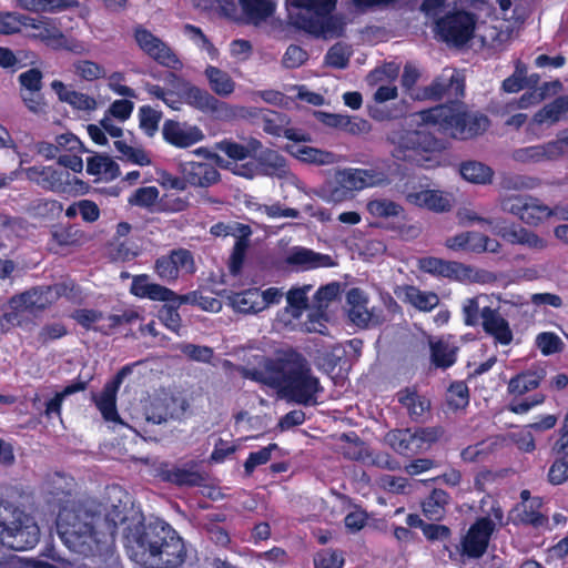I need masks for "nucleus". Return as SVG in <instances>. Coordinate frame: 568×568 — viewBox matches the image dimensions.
Masks as SVG:
<instances>
[{
  "label": "nucleus",
  "mask_w": 568,
  "mask_h": 568,
  "mask_svg": "<svg viewBox=\"0 0 568 568\" xmlns=\"http://www.w3.org/2000/svg\"><path fill=\"white\" fill-rule=\"evenodd\" d=\"M130 293L139 298L165 302L166 304H164L159 312V318L165 327L179 334L182 320L178 310L182 304L187 302L186 295H179L166 286L151 283L148 274L133 276Z\"/></svg>",
  "instance_id": "8"
},
{
  "label": "nucleus",
  "mask_w": 568,
  "mask_h": 568,
  "mask_svg": "<svg viewBox=\"0 0 568 568\" xmlns=\"http://www.w3.org/2000/svg\"><path fill=\"white\" fill-rule=\"evenodd\" d=\"M459 172L463 179L475 184H488L494 175L490 166L478 161L463 162Z\"/></svg>",
  "instance_id": "46"
},
{
  "label": "nucleus",
  "mask_w": 568,
  "mask_h": 568,
  "mask_svg": "<svg viewBox=\"0 0 568 568\" xmlns=\"http://www.w3.org/2000/svg\"><path fill=\"white\" fill-rule=\"evenodd\" d=\"M40 539V528L34 518L14 507L10 503L4 505L0 500V541L8 548L23 551L32 549Z\"/></svg>",
  "instance_id": "7"
},
{
  "label": "nucleus",
  "mask_w": 568,
  "mask_h": 568,
  "mask_svg": "<svg viewBox=\"0 0 568 568\" xmlns=\"http://www.w3.org/2000/svg\"><path fill=\"white\" fill-rule=\"evenodd\" d=\"M70 317L85 331H99L94 324L103 318V313L93 308H77L70 314ZM100 332L108 334V332L102 329Z\"/></svg>",
  "instance_id": "51"
},
{
  "label": "nucleus",
  "mask_w": 568,
  "mask_h": 568,
  "mask_svg": "<svg viewBox=\"0 0 568 568\" xmlns=\"http://www.w3.org/2000/svg\"><path fill=\"white\" fill-rule=\"evenodd\" d=\"M444 433L442 426L394 429L387 434V442L397 454L413 457L427 452Z\"/></svg>",
  "instance_id": "10"
},
{
  "label": "nucleus",
  "mask_w": 568,
  "mask_h": 568,
  "mask_svg": "<svg viewBox=\"0 0 568 568\" xmlns=\"http://www.w3.org/2000/svg\"><path fill=\"white\" fill-rule=\"evenodd\" d=\"M481 326L484 332L500 345H509L514 339L513 331L508 321L503 317L498 308L485 306L480 312Z\"/></svg>",
  "instance_id": "23"
},
{
  "label": "nucleus",
  "mask_w": 568,
  "mask_h": 568,
  "mask_svg": "<svg viewBox=\"0 0 568 568\" xmlns=\"http://www.w3.org/2000/svg\"><path fill=\"white\" fill-rule=\"evenodd\" d=\"M42 72L37 68H31L19 74V83L30 95L39 93L42 89Z\"/></svg>",
  "instance_id": "59"
},
{
  "label": "nucleus",
  "mask_w": 568,
  "mask_h": 568,
  "mask_svg": "<svg viewBox=\"0 0 568 568\" xmlns=\"http://www.w3.org/2000/svg\"><path fill=\"white\" fill-rule=\"evenodd\" d=\"M561 153L559 142L552 141L541 145H530L516 149L513 159L520 163H537L544 160H551Z\"/></svg>",
  "instance_id": "30"
},
{
  "label": "nucleus",
  "mask_w": 568,
  "mask_h": 568,
  "mask_svg": "<svg viewBox=\"0 0 568 568\" xmlns=\"http://www.w3.org/2000/svg\"><path fill=\"white\" fill-rule=\"evenodd\" d=\"M87 173L113 181L121 174L119 164L108 154H94L87 160Z\"/></svg>",
  "instance_id": "39"
},
{
  "label": "nucleus",
  "mask_w": 568,
  "mask_h": 568,
  "mask_svg": "<svg viewBox=\"0 0 568 568\" xmlns=\"http://www.w3.org/2000/svg\"><path fill=\"white\" fill-rule=\"evenodd\" d=\"M155 274L166 283L175 282L181 272L193 274L195 272L194 258L187 248H174L155 260Z\"/></svg>",
  "instance_id": "17"
},
{
  "label": "nucleus",
  "mask_w": 568,
  "mask_h": 568,
  "mask_svg": "<svg viewBox=\"0 0 568 568\" xmlns=\"http://www.w3.org/2000/svg\"><path fill=\"white\" fill-rule=\"evenodd\" d=\"M311 286L292 287L286 293L287 308L294 318H300L303 312L308 307L307 293Z\"/></svg>",
  "instance_id": "49"
},
{
  "label": "nucleus",
  "mask_w": 568,
  "mask_h": 568,
  "mask_svg": "<svg viewBox=\"0 0 568 568\" xmlns=\"http://www.w3.org/2000/svg\"><path fill=\"white\" fill-rule=\"evenodd\" d=\"M55 302L53 287L38 286L12 296V304L26 312H43Z\"/></svg>",
  "instance_id": "24"
},
{
  "label": "nucleus",
  "mask_w": 568,
  "mask_h": 568,
  "mask_svg": "<svg viewBox=\"0 0 568 568\" xmlns=\"http://www.w3.org/2000/svg\"><path fill=\"white\" fill-rule=\"evenodd\" d=\"M292 27L316 38L339 36L341 23L332 12L337 0H286Z\"/></svg>",
  "instance_id": "5"
},
{
  "label": "nucleus",
  "mask_w": 568,
  "mask_h": 568,
  "mask_svg": "<svg viewBox=\"0 0 568 568\" xmlns=\"http://www.w3.org/2000/svg\"><path fill=\"white\" fill-rule=\"evenodd\" d=\"M285 263L302 271L333 266V261L329 255L317 253L302 246L294 247L285 257Z\"/></svg>",
  "instance_id": "27"
},
{
  "label": "nucleus",
  "mask_w": 568,
  "mask_h": 568,
  "mask_svg": "<svg viewBox=\"0 0 568 568\" xmlns=\"http://www.w3.org/2000/svg\"><path fill=\"white\" fill-rule=\"evenodd\" d=\"M240 4L245 17L254 23L273 16L276 7L274 0H240Z\"/></svg>",
  "instance_id": "44"
},
{
  "label": "nucleus",
  "mask_w": 568,
  "mask_h": 568,
  "mask_svg": "<svg viewBox=\"0 0 568 568\" xmlns=\"http://www.w3.org/2000/svg\"><path fill=\"white\" fill-rule=\"evenodd\" d=\"M347 303L349 304L348 317L353 324L361 328H366L372 321V313L367 308V296L357 287L347 292Z\"/></svg>",
  "instance_id": "33"
},
{
  "label": "nucleus",
  "mask_w": 568,
  "mask_h": 568,
  "mask_svg": "<svg viewBox=\"0 0 568 568\" xmlns=\"http://www.w3.org/2000/svg\"><path fill=\"white\" fill-rule=\"evenodd\" d=\"M464 80L450 77L447 81L435 79L425 87V99L438 101L446 95H454L455 100L437 104L419 111L417 114L425 125L437 128V131L456 140H469L484 133L489 126V119L484 114H471L465 110L459 98L464 97Z\"/></svg>",
  "instance_id": "1"
},
{
  "label": "nucleus",
  "mask_w": 568,
  "mask_h": 568,
  "mask_svg": "<svg viewBox=\"0 0 568 568\" xmlns=\"http://www.w3.org/2000/svg\"><path fill=\"white\" fill-rule=\"evenodd\" d=\"M368 212L376 217L398 216L404 209L394 201L382 199L373 200L367 204Z\"/></svg>",
  "instance_id": "54"
},
{
  "label": "nucleus",
  "mask_w": 568,
  "mask_h": 568,
  "mask_svg": "<svg viewBox=\"0 0 568 568\" xmlns=\"http://www.w3.org/2000/svg\"><path fill=\"white\" fill-rule=\"evenodd\" d=\"M138 118L140 130L148 138H153L159 131L163 113L162 111L153 109L151 105H142L139 108Z\"/></svg>",
  "instance_id": "47"
},
{
  "label": "nucleus",
  "mask_w": 568,
  "mask_h": 568,
  "mask_svg": "<svg viewBox=\"0 0 568 568\" xmlns=\"http://www.w3.org/2000/svg\"><path fill=\"white\" fill-rule=\"evenodd\" d=\"M386 141L394 146L392 155L399 161H414L425 153L440 152L445 149L442 139L425 130H414L406 121H395L385 129Z\"/></svg>",
  "instance_id": "6"
},
{
  "label": "nucleus",
  "mask_w": 568,
  "mask_h": 568,
  "mask_svg": "<svg viewBox=\"0 0 568 568\" xmlns=\"http://www.w3.org/2000/svg\"><path fill=\"white\" fill-rule=\"evenodd\" d=\"M131 372L130 366H123L113 377L112 381L108 382L101 394H93L92 398L101 412L103 418L109 422L120 420V416L116 409V393L123 378Z\"/></svg>",
  "instance_id": "20"
},
{
  "label": "nucleus",
  "mask_w": 568,
  "mask_h": 568,
  "mask_svg": "<svg viewBox=\"0 0 568 568\" xmlns=\"http://www.w3.org/2000/svg\"><path fill=\"white\" fill-rule=\"evenodd\" d=\"M398 403L406 408L409 418L414 422H423L430 409L427 397L418 394L415 387H405L396 394Z\"/></svg>",
  "instance_id": "28"
},
{
  "label": "nucleus",
  "mask_w": 568,
  "mask_h": 568,
  "mask_svg": "<svg viewBox=\"0 0 568 568\" xmlns=\"http://www.w3.org/2000/svg\"><path fill=\"white\" fill-rule=\"evenodd\" d=\"M494 532V521L489 517H478L462 538L460 555L471 559L483 557Z\"/></svg>",
  "instance_id": "16"
},
{
  "label": "nucleus",
  "mask_w": 568,
  "mask_h": 568,
  "mask_svg": "<svg viewBox=\"0 0 568 568\" xmlns=\"http://www.w3.org/2000/svg\"><path fill=\"white\" fill-rule=\"evenodd\" d=\"M181 97L187 105L202 112H215L219 110L220 101L215 97L190 82L183 84Z\"/></svg>",
  "instance_id": "31"
},
{
  "label": "nucleus",
  "mask_w": 568,
  "mask_h": 568,
  "mask_svg": "<svg viewBox=\"0 0 568 568\" xmlns=\"http://www.w3.org/2000/svg\"><path fill=\"white\" fill-rule=\"evenodd\" d=\"M18 2L22 9L33 12L59 11L77 3L74 0H18Z\"/></svg>",
  "instance_id": "48"
},
{
  "label": "nucleus",
  "mask_w": 568,
  "mask_h": 568,
  "mask_svg": "<svg viewBox=\"0 0 568 568\" xmlns=\"http://www.w3.org/2000/svg\"><path fill=\"white\" fill-rule=\"evenodd\" d=\"M449 499L450 496L446 490L434 488L422 503L424 516L430 521L442 520L446 515Z\"/></svg>",
  "instance_id": "38"
},
{
  "label": "nucleus",
  "mask_w": 568,
  "mask_h": 568,
  "mask_svg": "<svg viewBox=\"0 0 568 568\" xmlns=\"http://www.w3.org/2000/svg\"><path fill=\"white\" fill-rule=\"evenodd\" d=\"M51 88L55 91L60 101L70 104L73 109L90 112L94 111L98 106L93 97L74 90H68L60 80L52 81Z\"/></svg>",
  "instance_id": "35"
},
{
  "label": "nucleus",
  "mask_w": 568,
  "mask_h": 568,
  "mask_svg": "<svg viewBox=\"0 0 568 568\" xmlns=\"http://www.w3.org/2000/svg\"><path fill=\"white\" fill-rule=\"evenodd\" d=\"M406 201L434 212H448L452 207L449 200L438 190L409 192L406 194Z\"/></svg>",
  "instance_id": "32"
},
{
  "label": "nucleus",
  "mask_w": 568,
  "mask_h": 568,
  "mask_svg": "<svg viewBox=\"0 0 568 568\" xmlns=\"http://www.w3.org/2000/svg\"><path fill=\"white\" fill-rule=\"evenodd\" d=\"M12 297L9 300V311L0 316V334H7L13 327L21 326L22 313L26 312L22 307H14Z\"/></svg>",
  "instance_id": "61"
},
{
  "label": "nucleus",
  "mask_w": 568,
  "mask_h": 568,
  "mask_svg": "<svg viewBox=\"0 0 568 568\" xmlns=\"http://www.w3.org/2000/svg\"><path fill=\"white\" fill-rule=\"evenodd\" d=\"M568 480V458L557 457L548 470V481L554 485H562Z\"/></svg>",
  "instance_id": "64"
},
{
  "label": "nucleus",
  "mask_w": 568,
  "mask_h": 568,
  "mask_svg": "<svg viewBox=\"0 0 568 568\" xmlns=\"http://www.w3.org/2000/svg\"><path fill=\"white\" fill-rule=\"evenodd\" d=\"M447 402L455 409L465 408L469 404V389L465 382H453L447 392Z\"/></svg>",
  "instance_id": "55"
},
{
  "label": "nucleus",
  "mask_w": 568,
  "mask_h": 568,
  "mask_svg": "<svg viewBox=\"0 0 568 568\" xmlns=\"http://www.w3.org/2000/svg\"><path fill=\"white\" fill-rule=\"evenodd\" d=\"M430 363L435 368L447 369L457 362L459 347L447 338L429 341Z\"/></svg>",
  "instance_id": "34"
},
{
  "label": "nucleus",
  "mask_w": 568,
  "mask_h": 568,
  "mask_svg": "<svg viewBox=\"0 0 568 568\" xmlns=\"http://www.w3.org/2000/svg\"><path fill=\"white\" fill-rule=\"evenodd\" d=\"M134 40L139 48L159 64L173 70L182 65L175 52L144 27L134 28Z\"/></svg>",
  "instance_id": "15"
},
{
  "label": "nucleus",
  "mask_w": 568,
  "mask_h": 568,
  "mask_svg": "<svg viewBox=\"0 0 568 568\" xmlns=\"http://www.w3.org/2000/svg\"><path fill=\"white\" fill-rule=\"evenodd\" d=\"M263 131L274 136H285L293 142H305L310 138L302 130L288 128L290 116L284 112L262 109Z\"/></svg>",
  "instance_id": "21"
},
{
  "label": "nucleus",
  "mask_w": 568,
  "mask_h": 568,
  "mask_svg": "<svg viewBox=\"0 0 568 568\" xmlns=\"http://www.w3.org/2000/svg\"><path fill=\"white\" fill-rule=\"evenodd\" d=\"M468 220L479 224H486L496 236L511 245H520L529 250L541 251L547 247V241L536 232L510 222L504 217L487 219L476 213L468 214Z\"/></svg>",
  "instance_id": "11"
},
{
  "label": "nucleus",
  "mask_w": 568,
  "mask_h": 568,
  "mask_svg": "<svg viewBox=\"0 0 568 568\" xmlns=\"http://www.w3.org/2000/svg\"><path fill=\"white\" fill-rule=\"evenodd\" d=\"M30 181L37 183L43 190L55 193L70 192V173L53 166H31L27 170Z\"/></svg>",
  "instance_id": "19"
},
{
  "label": "nucleus",
  "mask_w": 568,
  "mask_h": 568,
  "mask_svg": "<svg viewBox=\"0 0 568 568\" xmlns=\"http://www.w3.org/2000/svg\"><path fill=\"white\" fill-rule=\"evenodd\" d=\"M200 468L201 464L195 459L182 465L161 462L154 467V477L176 487H201L206 481V475Z\"/></svg>",
  "instance_id": "13"
},
{
  "label": "nucleus",
  "mask_w": 568,
  "mask_h": 568,
  "mask_svg": "<svg viewBox=\"0 0 568 568\" xmlns=\"http://www.w3.org/2000/svg\"><path fill=\"white\" fill-rule=\"evenodd\" d=\"M74 487L75 480L72 476L59 471L49 474L43 483L47 503L59 510L68 508L67 505L72 500Z\"/></svg>",
  "instance_id": "18"
},
{
  "label": "nucleus",
  "mask_w": 568,
  "mask_h": 568,
  "mask_svg": "<svg viewBox=\"0 0 568 568\" xmlns=\"http://www.w3.org/2000/svg\"><path fill=\"white\" fill-rule=\"evenodd\" d=\"M498 203L504 213L529 226H538L554 216V209L529 194H505L499 197Z\"/></svg>",
  "instance_id": "12"
},
{
  "label": "nucleus",
  "mask_w": 568,
  "mask_h": 568,
  "mask_svg": "<svg viewBox=\"0 0 568 568\" xmlns=\"http://www.w3.org/2000/svg\"><path fill=\"white\" fill-rule=\"evenodd\" d=\"M418 268L436 277L460 280L464 272L469 268L464 264L454 261H446L439 257L426 256L418 260Z\"/></svg>",
  "instance_id": "26"
},
{
  "label": "nucleus",
  "mask_w": 568,
  "mask_h": 568,
  "mask_svg": "<svg viewBox=\"0 0 568 568\" xmlns=\"http://www.w3.org/2000/svg\"><path fill=\"white\" fill-rule=\"evenodd\" d=\"M72 67L75 75L85 81H94L105 75L104 68L91 60H78Z\"/></svg>",
  "instance_id": "53"
},
{
  "label": "nucleus",
  "mask_w": 568,
  "mask_h": 568,
  "mask_svg": "<svg viewBox=\"0 0 568 568\" xmlns=\"http://www.w3.org/2000/svg\"><path fill=\"white\" fill-rule=\"evenodd\" d=\"M313 562L314 568H342L345 559L343 551L325 548L315 554Z\"/></svg>",
  "instance_id": "50"
},
{
  "label": "nucleus",
  "mask_w": 568,
  "mask_h": 568,
  "mask_svg": "<svg viewBox=\"0 0 568 568\" xmlns=\"http://www.w3.org/2000/svg\"><path fill=\"white\" fill-rule=\"evenodd\" d=\"M475 27L476 16L465 10L448 12L436 22L442 39L455 47L465 45L473 38Z\"/></svg>",
  "instance_id": "14"
},
{
  "label": "nucleus",
  "mask_w": 568,
  "mask_h": 568,
  "mask_svg": "<svg viewBox=\"0 0 568 568\" xmlns=\"http://www.w3.org/2000/svg\"><path fill=\"white\" fill-rule=\"evenodd\" d=\"M545 371H531L527 369L518 373L510 378L507 389L510 395L520 397L528 392H531L539 387L542 379L545 378Z\"/></svg>",
  "instance_id": "37"
},
{
  "label": "nucleus",
  "mask_w": 568,
  "mask_h": 568,
  "mask_svg": "<svg viewBox=\"0 0 568 568\" xmlns=\"http://www.w3.org/2000/svg\"><path fill=\"white\" fill-rule=\"evenodd\" d=\"M568 113V94L560 95L551 102L545 104L535 115L534 120L538 124L558 122L562 116Z\"/></svg>",
  "instance_id": "43"
},
{
  "label": "nucleus",
  "mask_w": 568,
  "mask_h": 568,
  "mask_svg": "<svg viewBox=\"0 0 568 568\" xmlns=\"http://www.w3.org/2000/svg\"><path fill=\"white\" fill-rule=\"evenodd\" d=\"M328 316L324 310L316 308V311L308 313L307 320L303 323V331L307 333H318L321 335H328Z\"/></svg>",
  "instance_id": "56"
},
{
  "label": "nucleus",
  "mask_w": 568,
  "mask_h": 568,
  "mask_svg": "<svg viewBox=\"0 0 568 568\" xmlns=\"http://www.w3.org/2000/svg\"><path fill=\"white\" fill-rule=\"evenodd\" d=\"M204 74L209 81L211 90L215 94L224 98L234 92L235 82L226 71L214 65H207Z\"/></svg>",
  "instance_id": "41"
},
{
  "label": "nucleus",
  "mask_w": 568,
  "mask_h": 568,
  "mask_svg": "<svg viewBox=\"0 0 568 568\" xmlns=\"http://www.w3.org/2000/svg\"><path fill=\"white\" fill-rule=\"evenodd\" d=\"M67 326L61 322H53L44 324L38 332V342L45 346L49 343L60 339L68 335Z\"/></svg>",
  "instance_id": "57"
},
{
  "label": "nucleus",
  "mask_w": 568,
  "mask_h": 568,
  "mask_svg": "<svg viewBox=\"0 0 568 568\" xmlns=\"http://www.w3.org/2000/svg\"><path fill=\"white\" fill-rule=\"evenodd\" d=\"M52 287L55 301L59 297H65L72 303H81L83 300L80 286L72 281L57 283Z\"/></svg>",
  "instance_id": "62"
},
{
  "label": "nucleus",
  "mask_w": 568,
  "mask_h": 568,
  "mask_svg": "<svg viewBox=\"0 0 568 568\" xmlns=\"http://www.w3.org/2000/svg\"><path fill=\"white\" fill-rule=\"evenodd\" d=\"M244 377L275 389L288 402L313 406L323 390L305 357L287 351L274 358H265L260 369H246Z\"/></svg>",
  "instance_id": "2"
},
{
  "label": "nucleus",
  "mask_w": 568,
  "mask_h": 568,
  "mask_svg": "<svg viewBox=\"0 0 568 568\" xmlns=\"http://www.w3.org/2000/svg\"><path fill=\"white\" fill-rule=\"evenodd\" d=\"M114 149L119 153L118 159L139 166L152 164L150 154L142 146H131L124 140H115Z\"/></svg>",
  "instance_id": "45"
},
{
  "label": "nucleus",
  "mask_w": 568,
  "mask_h": 568,
  "mask_svg": "<svg viewBox=\"0 0 568 568\" xmlns=\"http://www.w3.org/2000/svg\"><path fill=\"white\" fill-rule=\"evenodd\" d=\"M183 175L192 186L207 187L220 180V172L211 163L187 162L183 168Z\"/></svg>",
  "instance_id": "29"
},
{
  "label": "nucleus",
  "mask_w": 568,
  "mask_h": 568,
  "mask_svg": "<svg viewBox=\"0 0 568 568\" xmlns=\"http://www.w3.org/2000/svg\"><path fill=\"white\" fill-rule=\"evenodd\" d=\"M162 135L166 143L180 149L190 148L204 138V134L197 126H185V124H181L172 119L164 121Z\"/></svg>",
  "instance_id": "22"
},
{
  "label": "nucleus",
  "mask_w": 568,
  "mask_h": 568,
  "mask_svg": "<svg viewBox=\"0 0 568 568\" xmlns=\"http://www.w3.org/2000/svg\"><path fill=\"white\" fill-rule=\"evenodd\" d=\"M109 528L108 535L98 531L94 517L87 511L63 508L57 517V531L61 541L71 551L84 556L100 552L103 546L114 542L116 525Z\"/></svg>",
  "instance_id": "4"
},
{
  "label": "nucleus",
  "mask_w": 568,
  "mask_h": 568,
  "mask_svg": "<svg viewBox=\"0 0 568 568\" xmlns=\"http://www.w3.org/2000/svg\"><path fill=\"white\" fill-rule=\"evenodd\" d=\"M375 172L371 170L356 169L349 171L346 176V183L352 190H363L375 184Z\"/></svg>",
  "instance_id": "60"
},
{
  "label": "nucleus",
  "mask_w": 568,
  "mask_h": 568,
  "mask_svg": "<svg viewBox=\"0 0 568 568\" xmlns=\"http://www.w3.org/2000/svg\"><path fill=\"white\" fill-rule=\"evenodd\" d=\"M277 448L278 445L276 443H271L256 452H251L244 462V473L247 476L252 475L257 466L265 465L270 462L272 452Z\"/></svg>",
  "instance_id": "52"
},
{
  "label": "nucleus",
  "mask_w": 568,
  "mask_h": 568,
  "mask_svg": "<svg viewBox=\"0 0 568 568\" xmlns=\"http://www.w3.org/2000/svg\"><path fill=\"white\" fill-rule=\"evenodd\" d=\"M126 551L144 568H178L186 559L182 538L168 524L136 526L126 537Z\"/></svg>",
  "instance_id": "3"
},
{
  "label": "nucleus",
  "mask_w": 568,
  "mask_h": 568,
  "mask_svg": "<svg viewBox=\"0 0 568 568\" xmlns=\"http://www.w3.org/2000/svg\"><path fill=\"white\" fill-rule=\"evenodd\" d=\"M490 239L484 234L475 233V232H463L456 234L453 237L447 239L446 246L450 250H471L475 251L479 248L480 251H490L495 252V247H490ZM496 246L499 244L496 241H493Z\"/></svg>",
  "instance_id": "36"
},
{
  "label": "nucleus",
  "mask_w": 568,
  "mask_h": 568,
  "mask_svg": "<svg viewBox=\"0 0 568 568\" xmlns=\"http://www.w3.org/2000/svg\"><path fill=\"white\" fill-rule=\"evenodd\" d=\"M349 55V52H347L343 44L336 43L328 49L325 55V63L335 69H345L348 67Z\"/></svg>",
  "instance_id": "63"
},
{
  "label": "nucleus",
  "mask_w": 568,
  "mask_h": 568,
  "mask_svg": "<svg viewBox=\"0 0 568 568\" xmlns=\"http://www.w3.org/2000/svg\"><path fill=\"white\" fill-rule=\"evenodd\" d=\"M541 499L534 497L529 504H517L510 511V521L515 526L541 528L548 526L549 518L540 511Z\"/></svg>",
  "instance_id": "25"
},
{
  "label": "nucleus",
  "mask_w": 568,
  "mask_h": 568,
  "mask_svg": "<svg viewBox=\"0 0 568 568\" xmlns=\"http://www.w3.org/2000/svg\"><path fill=\"white\" fill-rule=\"evenodd\" d=\"M536 344L545 356L561 352L564 346L560 337L552 332H542L538 334L536 337Z\"/></svg>",
  "instance_id": "58"
},
{
  "label": "nucleus",
  "mask_w": 568,
  "mask_h": 568,
  "mask_svg": "<svg viewBox=\"0 0 568 568\" xmlns=\"http://www.w3.org/2000/svg\"><path fill=\"white\" fill-rule=\"evenodd\" d=\"M405 301L420 312H430L439 304V297L435 292L422 291L415 285L404 287Z\"/></svg>",
  "instance_id": "40"
},
{
  "label": "nucleus",
  "mask_w": 568,
  "mask_h": 568,
  "mask_svg": "<svg viewBox=\"0 0 568 568\" xmlns=\"http://www.w3.org/2000/svg\"><path fill=\"white\" fill-rule=\"evenodd\" d=\"M229 303L234 311L242 314H256L262 311L258 300V288L256 287L232 293L229 296Z\"/></svg>",
  "instance_id": "42"
},
{
  "label": "nucleus",
  "mask_w": 568,
  "mask_h": 568,
  "mask_svg": "<svg viewBox=\"0 0 568 568\" xmlns=\"http://www.w3.org/2000/svg\"><path fill=\"white\" fill-rule=\"evenodd\" d=\"M24 21L27 38L39 41L54 51L64 50L75 54L85 52L84 44L74 38L67 37L51 18L28 16Z\"/></svg>",
  "instance_id": "9"
}]
</instances>
